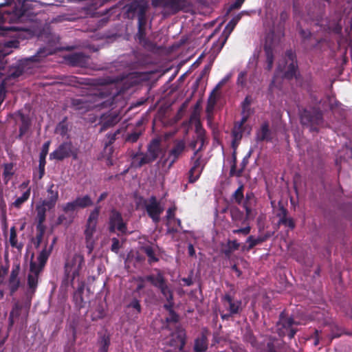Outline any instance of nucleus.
<instances>
[{
  "label": "nucleus",
  "mask_w": 352,
  "mask_h": 352,
  "mask_svg": "<svg viewBox=\"0 0 352 352\" xmlns=\"http://www.w3.org/2000/svg\"><path fill=\"white\" fill-rule=\"evenodd\" d=\"M32 0H6L0 3V23H9L12 25L6 27L8 30H29L27 25L32 17Z\"/></svg>",
  "instance_id": "1"
},
{
  "label": "nucleus",
  "mask_w": 352,
  "mask_h": 352,
  "mask_svg": "<svg viewBox=\"0 0 352 352\" xmlns=\"http://www.w3.org/2000/svg\"><path fill=\"white\" fill-rule=\"evenodd\" d=\"M85 265L84 256L80 254H74L68 257L64 264V274L61 282V287L67 288L74 287V282H79L81 278V272Z\"/></svg>",
  "instance_id": "2"
},
{
  "label": "nucleus",
  "mask_w": 352,
  "mask_h": 352,
  "mask_svg": "<svg viewBox=\"0 0 352 352\" xmlns=\"http://www.w3.org/2000/svg\"><path fill=\"white\" fill-rule=\"evenodd\" d=\"M50 54H51L50 49L47 47L40 48L36 54L20 60L16 67L10 68L8 76L14 78L19 77L24 73H32V69Z\"/></svg>",
  "instance_id": "3"
},
{
  "label": "nucleus",
  "mask_w": 352,
  "mask_h": 352,
  "mask_svg": "<svg viewBox=\"0 0 352 352\" xmlns=\"http://www.w3.org/2000/svg\"><path fill=\"white\" fill-rule=\"evenodd\" d=\"M50 250L41 251L37 256V261H31L30 263V272L27 278L28 292L34 294L38 285V279L41 274L50 257Z\"/></svg>",
  "instance_id": "4"
},
{
  "label": "nucleus",
  "mask_w": 352,
  "mask_h": 352,
  "mask_svg": "<svg viewBox=\"0 0 352 352\" xmlns=\"http://www.w3.org/2000/svg\"><path fill=\"white\" fill-rule=\"evenodd\" d=\"M100 212V206H98L90 212L87 220L84 234L86 248L88 249L89 254H91L94 248L95 240L94 234L96 230Z\"/></svg>",
  "instance_id": "5"
},
{
  "label": "nucleus",
  "mask_w": 352,
  "mask_h": 352,
  "mask_svg": "<svg viewBox=\"0 0 352 352\" xmlns=\"http://www.w3.org/2000/svg\"><path fill=\"white\" fill-rule=\"evenodd\" d=\"M286 58L289 61V64L287 67L284 65L282 67L281 64L279 63L276 69V74L272 80V82L270 85V88L272 89L273 87L276 86V82L279 76H283L285 78H292L293 77L296 78L297 75V66L296 62L295 60V56L292 52H287L286 54Z\"/></svg>",
  "instance_id": "6"
},
{
  "label": "nucleus",
  "mask_w": 352,
  "mask_h": 352,
  "mask_svg": "<svg viewBox=\"0 0 352 352\" xmlns=\"http://www.w3.org/2000/svg\"><path fill=\"white\" fill-rule=\"evenodd\" d=\"M69 157L76 160L78 157V149L74 146L71 141L62 142L53 152L50 154V160L63 161Z\"/></svg>",
  "instance_id": "7"
},
{
  "label": "nucleus",
  "mask_w": 352,
  "mask_h": 352,
  "mask_svg": "<svg viewBox=\"0 0 352 352\" xmlns=\"http://www.w3.org/2000/svg\"><path fill=\"white\" fill-rule=\"evenodd\" d=\"M108 230L110 233H116L118 236L127 234V223L124 221L122 213L116 209L110 211L108 221Z\"/></svg>",
  "instance_id": "8"
},
{
  "label": "nucleus",
  "mask_w": 352,
  "mask_h": 352,
  "mask_svg": "<svg viewBox=\"0 0 352 352\" xmlns=\"http://www.w3.org/2000/svg\"><path fill=\"white\" fill-rule=\"evenodd\" d=\"M144 206L147 215L152 221L157 224L160 221V216L164 212V208L155 195L144 200Z\"/></svg>",
  "instance_id": "9"
},
{
  "label": "nucleus",
  "mask_w": 352,
  "mask_h": 352,
  "mask_svg": "<svg viewBox=\"0 0 352 352\" xmlns=\"http://www.w3.org/2000/svg\"><path fill=\"white\" fill-rule=\"evenodd\" d=\"M251 104V98L248 96H247L244 101L242 103V119L240 123L236 124L233 129L232 135V147L234 149V151H235L239 141L241 140L242 137V131H241V126L243 124L244 122H246L250 113V105Z\"/></svg>",
  "instance_id": "10"
},
{
  "label": "nucleus",
  "mask_w": 352,
  "mask_h": 352,
  "mask_svg": "<svg viewBox=\"0 0 352 352\" xmlns=\"http://www.w3.org/2000/svg\"><path fill=\"white\" fill-rule=\"evenodd\" d=\"M300 121L302 125L313 131H317L322 124L321 113L316 109H305L300 114Z\"/></svg>",
  "instance_id": "11"
},
{
  "label": "nucleus",
  "mask_w": 352,
  "mask_h": 352,
  "mask_svg": "<svg viewBox=\"0 0 352 352\" xmlns=\"http://www.w3.org/2000/svg\"><path fill=\"white\" fill-rule=\"evenodd\" d=\"M220 97V82H219L214 89L210 92L207 101V106L206 108V114L208 125L214 129V108L217 104V100Z\"/></svg>",
  "instance_id": "12"
},
{
  "label": "nucleus",
  "mask_w": 352,
  "mask_h": 352,
  "mask_svg": "<svg viewBox=\"0 0 352 352\" xmlns=\"http://www.w3.org/2000/svg\"><path fill=\"white\" fill-rule=\"evenodd\" d=\"M293 324H298V323L294 321L292 318H286L282 314L280 316V320L277 323V331L280 336H287L289 339H292L296 330L293 328Z\"/></svg>",
  "instance_id": "13"
},
{
  "label": "nucleus",
  "mask_w": 352,
  "mask_h": 352,
  "mask_svg": "<svg viewBox=\"0 0 352 352\" xmlns=\"http://www.w3.org/2000/svg\"><path fill=\"white\" fill-rule=\"evenodd\" d=\"M199 113L200 112H197V111H193L190 117V123L191 124H194L196 127V131L197 133V139L195 143L191 144V146L193 148H195V144L199 143L200 146L199 149L195 153V155L197 154L199 150L203 146L204 144V131L201 126L200 120H199Z\"/></svg>",
  "instance_id": "14"
},
{
  "label": "nucleus",
  "mask_w": 352,
  "mask_h": 352,
  "mask_svg": "<svg viewBox=\"0 0 352 352\" xmlns=\"http://www.w3.org/2000/svg\"><path fill=\"white\" fill-rule=\"evenodd\" d=\"M185 148L186 144L184 140H176L174 142L173 146L169 151L168 157L166 160V162L169 163V167L172 166L173 164L177 161V160L184 153Z\"/></svg>",
  "instance_id": "15"
},
{
  "label": "nucleus",
  "mask_w": 352,
  "mask_h": 352,
  "mask_svg": "<svg viewBox=\"0 0 352 352\" xmlns=\"http://www.w3.org/2000/svg\"><path fill=\"white\" fill-rule=\"evenodd\" d=\"M19 42L16 40H11L0 43V69H5L7 63L6 56L12 52L13 48H18Z\"/></svg>",
  "instance_id": "16"
},
{
  "label": "nucleus",
  "mask_w": 352,
  "mask_h": 352,
  "mask_svg": "<svg viewBox=\"0 0 352 352\" xmlns=\"http://www.w3.org/2000/svg\"><path fill=\"white\" fill-rule=\"evenodd\" d=\"M243 14H249L248 11H242L238 14L235 15L232 17V19L228 22V23L226 25L223 33L221 34V48L223 47L225 43H226L228 37L230 34L234 29L235 26L238 23V22L241 19Z\"/></svg>",
  "instance_id": "17"
},
{
  "label": "nucleus",
  "mask_w": 352,
  "mask_h": 352,
  "mask_svg": "<svg viewBox=\"0 0 352 352\" xmlns=\"http://www.w3.org/2000/svg\"><path fill=\"white\" fill-rule=\"evenodd\" d=\"M20 270L19 264H14L12 265L8 278V287L11 295L14 294L20 287L21 280L19 277Z\"/></svg>",
  "instance_id": "18"
},
{
  "label": "nucleus",
  "mask_w": 352,
  "mask_h": 352,
  "mask_svg": "<svg viewBox=\"0 0 352 352\" xmlns=\"http://www.w3.org/2000/svg\"><path fill=\"white\" fill-rule=\"evenodd\" d=\"M47 194L46 199L43 200L41 203L49 209H52L55 207L58 199V186L53 183L50 184L47 188Z\"/></svg>",
  "instance_id": "19"
},
{
  "label": "nucleus",
  "mask_w": 352,
  "mask_h": 352,
  "mask_svg": "<svg viewBox=\"0 0 352 352\" xmlns=\"http://www.w3.org/2000/svg\"><path fill=\"white\" fill-rule=\"evenodd\" d=\"M160 6L170 10L174 13L183 10L186 6V0H154Z\"/></svg>",
  "instance_id": "20"
},
{
  "label": "nucleus",
  "mask_w": 352,
  "mask_h": 352,
  "mask_svg": "<svg viewBox=\"0 0 352 352\" xmlns=\"http://www.w3.org/2000/svg\"><path fill=\"white\" fill-rule=\"evenodd\" d=\"M161 153L160 141L157 139H153L148 144L146 152L144 154L151 164L157 159Z\"/></svg>",
  "instance_id": "21"
},
{
  "label": "nucleus",
  "mask_w": 352,
  "mask_h": 352,
  "mask_svg": "<svg viewBox=\"0 0 352 352\" xmlns=\"http://www.w3.org/2000/svg\"><path fill=\"white\" fill-rule=\"evenodd\" d=\"M147 8L146 4L135 1L126 6V14L127 18L133 19L141 14L142 11L146 12Z\"/></svg>",
  "instance_id": "22"
},
{
  "label": "nucleus",
  "mask_w": 352,
  "mask_h": 352,
  "mask_svg": "<svg viewBox=\"0 0 352 352\" xmlns=\"http://www.w3.org/2000/svg\"><path fill=\"white\" fill-rule=\"evenodd\" d=\"M154 270L157 272L156 274H151L145 276L144 278H140V280H146V281L150 283L152 286L158 289L165 283L167 280L166 279L164 273L160 270L155 268Z\"/></svg>",
  "instance_id": "23"
},
{
  "label": "nucleus",
  "mask_w": 352,
  "mask_h": 352,
  "mask_svg": "<svg viewBox=\"0 0 352 352\" xmlns=\"http://www.w3.org/2000/svg\"><path fill=\"white\" fill-rule=\"evenodd\" d=\"M131 160V167L140 168L144 165L151 164L144 152L140 151V147L138 152L131 151L130 153Z\"/></svg>",
  "instance_id": "24"
},
{
  "label": "nucleus",
  "mask_w": 352,
  "mask_h": 352,
  "mask_svg": "<svg viewBox=\"0 0 352 352\" xmlns=\"http://www.w3.org/2000/svg\"><path fill=\"white\" fill-rule=\"evenodd\" d=\"M118 121V116L116 113L102 114L99 122L100 132L106 131L109 128L114 126Z\"/></svg>",
  "instance_id": "25"
},
{
  "label": "nucleus",
  "mask_w": 352,
  "mask_h": 352,
  "mask_svg": "<svg viewBox=\"0 0 352 352\" xmlns=\"http://www.w3.org/2000/svg\"><path fill=\"white\" fill-rule=\"evenodd\" d=\"M100 96L101 98H104L105 100L98 103L96 106L100 108H110L113 107L117 103V100L118 98H122V96L120 94V92H117L116 94H113L112 96H105L104 93H100Z\"/></svg>",
  "instance_id": "26"
},
{
  "label": "nucleus",
  "mask_w": 352,
  "mask_h": 352,
  "mask_svg": "<svg viewBox=\"0 0 352 352\" xmlns=\"http://www.w3.org/2000/svg\"><path fill=\"white\" fill-rule=\"evenodd\" d=\"M71 105L74 110L81 113H85L93 107L91 103L85 98H73Z\"/></svg>",
  "instance_id": "27"
},
{
  "label": "nucleus",
  "mask_w": 352,
  "mask_h": 352,
  "mask_svg": "<svg viewBox=\"0 0 352 352\" xmlns=\"http://www.w3.org/2000/svg\"><path fill=\"white\" fill-rule=\"evenodd\" d=\"M88 57L83 53H74L66 57L67 61L72 66H84L87 63Z\"/></svg>",
  "instance_id": "28"
},
{
  "label": "nucleus",
  "mask_w": 352,
  "mask_h": 352,
  "mask_svg": "<svg viewBox=\"0 0 352 352\" xmlns=\"http://www.w3.org/2000/svg\"><path fill=\"white\" fill-rule=\"evenodd\" d=\"M223 305L229 309L230 314H234L238 313L240 310L241 302L227 295L223 299Z\"/></svg>",
  "instance_id": "29"
},
{
  "label": "nucleus",
  "mask_w": 352,
  "mask_h": 352,
  "mask_svg": "<svg viewBox=\"0 0 352 352\" xmlns=\"http://www.w3.org/2000/svg\"><path fill=\"white\" fill-rule=\"evenodd\" d=\"M256 141H270L271 140V131L269 128V124L267 122H263L258 130L256 136Z\"/></svg>",
  "instance_id": "30"
},
{
  "label": "nucleus",
  "mask_w": 352,
  "mask_h": 352,
  "mask_svg": "<svg viewBox=\"0 0 352 352\" xmlns=\"http://www.w3.org/2000/svg\"><path fill=\"white\" fill-rule=\"evenodd\" d=\"M233 198L239 204H242L246 211L247 217H250L251 210L247 206L246 202L243 201V186L241 185L233 194Z\"/></svg>",
  "instance_id": "31"
},
{
  "label": "nucleus",
  "mask_w": 352,
  "mask_h": 352,
  "mask_svg": "<svg viewBox=\"0 0 352 352\" xmlns=\"http://www.w3.org/2000/svg\"><path fill=\"white\" fill-rule=\"evenodd\" d=\"M175 302L173 303H165L163 305V308L168 312V316L166 318L167 323H177L179 322V316L174 311L173 307Z\"/></svg>",
  "instance_id": "32"
},
{
  "label": "nucleus",
  "mask_w": 352,
  "mask_h": 352,
  "mask_svg": "<svg viewBox=\"0 0 352 352\" xmlns=\"http://www.w3.org/2000/svg\"><path fill=\"white\" fill-rule=\"evenodd\" d=\"M19 115L20 116L21 124L19 126V133L18 138H21L28 132L30 126L31 122L29 117L23 113L19 112Z\"/></svg>",
  "instance_id": "33"
},
{
  "label": "nucleus",
  "mask_w": 352,
  "mask_h": 352,
  "mask_svg": "<svg viewBox=\"0 0 352 352\" xmlns=\"http://www.w3.org/2000/svg\"><path fill=\"white\" fill-rule=\"evenodd\" d=\"M208 349L207 338L203 332L200 337L195 341L194 351L195 352H205Z\"/></svg>",
  "instance_id": "34"
},
{
  "label": "nucleus",
  "mask_w": 352,
  "mask_h": 352,
  "mask_svg": "<svg viewBox=\"0 0 352 352\" xmlns=\"http://www.w3.org/2000/svg\"><path fill=\"white\" fill-rule=\"evenodd\" d=\"M162 296L166 298V303H173L174 302L173 292L169 286L168 281L164 283L158 289Z\"/></svg>",
  "instance_id": "35"
},
{
  "label": "nucleus",
  "mask_w": 352,
  "mask_h": 352,
  "mask_svg": "<svg viewBox=\"0 0 352 352\" xmlns=\"http://www.w3.org/2000/svg\"><path fill=\"white\" fill-rule=\"evenodd\" d=\"M141 250L148 256V264L151 265L159 261V258L156 256L155 250L151 245L142 246L141 247Z\"/></svg>",
  "instance_id": "36"
},
{
  "label": "nucleus",
  "mask_w": 352,
  "mask_h": 352,
  "mask_svg": "<svg viewBox=\"0 0 352 352\" xmlns=\"http://www.w3.org/2000/svg\"><path fill=\"white\" fill-rule=\"evenodd\" d=\"M9 243L12 248H15L18 250H21L23 248V243H18L16 229L14 226H12L10 228Z\"/></svg>",
  "instance_id": "37"
},
{
  "label": "nucleus",
  "mask_w": 352,
  "mask_h": 352,
  "mask_svg": "<svg viewBox=\"0 0 352 352\" xmlns=\"http://www.w3.org/2000/svg\"><path fill=\"white\" fill-rule=\"evenodd\" d=\"M74 201L78 207V208H85L93 205V201L91 197L88 195H84L82 197H77Z\"/></svg>",
  "instance_id": "38"
},
{
  "label": "nucleus",
  "mask_w": 352,
  "mask_h": 352,
  "mask_svg": "<svg viewBox=\"0 0 352 352\" xmlns=\"http://www.w3.org/2000/svg\"><path fill=\"white\" fill-rule=\"evenodd\" d=\"M270 37L268 36L266 39V43L265 45V52L267 58V69L270 70L273 66V49L270 43H268Z\"/></svg>",
  "instance_id": "39"
},
{
  "label": "nucleus",
  "mask_w": 352,
  "mask_h": 352,
  "mask_svg": "<svg viewBox=\"0 0 352 352\" xmlns=\"http://www.w3.org/2000/svg\"><path fill=\"white\" fill-rule=\"evenodd\" d=\"M13 167L12 163H7L3 165V178L6 184H8L14 174Z\"/></svg>",
  "instance_id": "40"
},
{
  "label": "nucleus",
  "mask_w": 352,
  "mask_h": 352,
  "mask_svg": "<svg viewBox=\"0 0 352 352\" xmlns=\"http://www.w3.org/2000/svg\"><path fill=\"white\" fill-rule=\"evenodd\" d=\"M55 132L64 137L68 132L67 118L65 117L56 126Z\"/></svg>",
  "instance_id": "41"
},
{
  "label": "nucleus",
  "mask_w": 352,
  "mask_h": 352,
  "mask_svg": "<svg viewBox=\"0 0 352 352\" xmlns=\"http://www.w3.org/2000/svg\"><path fill=\"white\" fill-rule=\"evenodd\" d=\"M30 196V188L27 189L23 195L17 197L16 200L12 203V206L16 208H20L21 206L28 200Z\"/></svg>",
  "instance_id": "42"
},
{
  "label": "nucleus",
  "mask_w": 352,
  "mask_h": 352,
  "mask_svg": "<svg viewBox=\"0 0 352 352\" xmlns=\"http://www.w3.org/2000/svg\"><path fill=\"white\" fill-rule=\"evenodd\" d=\"M100 348L98 352H108L109 347L111 344L110 337L109 335H103L100 340Z\"/></svg>",
  "instance_id": "43"
},
{
  "label": "nucleus",
  "mask_w": 352,
  "mask_h": 352,
  "mask_svg": "<svg viewBox=\"0 0 352 352\" xmlns=\"http://www.w3.org/2000/svg\"><path fill=\"white\" fill-rule=\"evenodd\" d=\"M50 210V209H49L47 206H43V203H41V206H36L37 222H43L44 223V221H45V218H46V211Z\"/></svg>",
  "instance_id": "44"
},
{
  "label": "nucleus",
  "mask_w": 352,
  "mask_h": 352,
  "mask_svg": "<svg viewBox=\"0 0 352 352\" xmlns=\"http://www.w3.org/2000/svg\"><path fill=\"white\" fill-rule=\"evenodd\" d=\"M21 308L18 305H15L12 311H10L8 317L9 327H12L14 324V318H16L20 314Z\"/></svg>",
  "instance_id": "45"
},
{
  "label": "nucleus",
  "mask_w": 352,
  "mask_h": 352,
  "mask_svg": "<svg viewBox=\"0 0 352 352\" xmlns=\"http://www.w3.org/2000/svg\"><path fill=\"white\" fill-rule=\"evenodd\" d=\"M141 135L142 132L140 131L135 130L131 133L127 134L124 138L125 142L135 143L138 140Z\"/></svg>",
  "instance_id": "46"
},
{
  "label": "nucleus",
  "mask_w": 352,
  "mask_h": 352,
  "mask_svg": "<svg viewBox=\"0 0 352 352\" xmlns=\"http://www.w3.org/2000/svg\"><path fill=\"white\" fill-rule=\"evenodd\" d=\"M51 142L50 140L45 142L42 146L41 151L39 154V162H46V156L48 154Z\"/></svg>",
  "instance_id": "47"
},
{
  "label": "nucleus",
  "mask_w": 352,
  "mask_h": 352,
  "mask_svg": "<svg viewBox=\"0 0 352 352\" xmlns=\"http://www.w3.org/2000/svg\"><path fill=\"white\" fill-rule=\"evenodd\" d=\"M201 172H202V170L196 169V168H195V167H191L189 170V173H188L189 182L190 183L195 182L200 177Z\"/></svg>",
  "instance_id": "48"
},
{
  "label": "nucleus",
  "mask_w": 352,
  "mask_h": 352,
  "mask_svg": "<svg viewBox=\"0 0 352 352\" xmlns=\"http://www.w3.org/2000/svg\"><path fill=\"white\" fill-rule=\"evenodd\" d=\"M282 212L283 213V217L280 219L279 223L284 224L285 226H287L290 228L291 229H293L294 228V223L292 220V219L287 218L285 217L286 215V210L283 208H282Z\"/></svg>",
  "instance_id": "49"
},
{
  "label": "nucleus",
  "mask_w": 352,
  "mask_h": 352,
  "mask_svg": "<svg viewBox=\"0 0 352 352\" xmlns=\"http://www.w3.org/2000/svg\"><path fill=\"white\" fill-rule=\"evenodd\" d=\"M146 28L138 27V32L135 34V38L140 43H142L146 41Z\"/></svg>",
  "instance_id": "50"
},
{
  "label": "nucleus",
  "mask_w": 352,
  "mask_h": 352,
  "mask_svg": "<svg viewBox=\"0 0 352 352\" xmlns=\"http://www.w3.org/2000/svg\"><path fill=\"white\" fill-rule=\"evenodd\" d=\"M77 283H78V288H77L76 291L74 293V295H75V296H79L80 298V301L82 302L83 301L82 294L84 292V289H85V283L82 280V278H80L79 282H77Z\"/></svg>",
  "instance_id": "51"
},
{
  "label": "nucleus",
  "mask_w": 352,
  "mask_h": 352,
  "mask_svg": "<svg viewBox=\"0 0 352 352\" xmlns=\"http://www.w3.org/2000/svg\"><path fill=\"white\" fill-rule=\"evenodd\" d=\"M78 208L74 200L67 202L63 206V210L65 213L73 212Z\"/></svg>",
  "instance_id": "52"
},
{
  "label": "nucleus",
  "mask_w": 352,
  "mask_h": 352,
  "mask_svg": "<svg viewBox=\"0 0 352 352\" xmlns=\"http://www.w3.org/2000/svg\"><path fill=\"white\" fill-rule=\"evenodd\" d=\"M120 131L118 129L114 133H109L107 135V138L108 140V142L105 144L106 146H108L111 144H112L115 140L117 139V135L120 134Z\"/></svg>",
  "instance_id": "53"
},
{
  "label": "nucleus",
  "mask_w": 352,
  "mask_h": 352,
  "mask_svg": "<svg viewBox=\"0 0 352 352\" xmlns=\"http://www.w3.org/2000/svg\"><path fill=\"white\" fill-rule=\"evenodd\" d=\"M111 242H112V244L111 246V250L113 252L118 254L121 248L119 239L116 237H113L111 239Z\"/></svg>",
  "instance_id": "54"
},
{
  "label": "nucleus",
  "mask_w": 352,
  "mask_h": 352,
  "mask_svg": "<svg viewBox=\"0 0 352 352\" xmlns=\"http://www.w3.org/2000/svg\"><path fill=\"white\" fill-rule=\"evenodd\" d=\"M146 12L142 11L141 14L138 16V27L146 28Z\"/></svg>",
  "instance_id": "55"
},
{
  "label": "nucleus",
  "mask_w": 352,
  "mask_h": 352,
  "mask_svg": "<svg viewBox=\"0 0 352 352\" xmlns=\"http://www.w3.org/2000/svg\"><path fill=\"white\" fill-rule=\"evenodd\" d=\"M128 307L133 308L135 309L138 314H140L142 311L141 305L140 300L137 298H133L131 302L128 305Z\"/></svg>",
  "instance_id": "56"
},
{
  "label": "nucleus",
  "mask_w": 352,
  "mask_h": 352,
  "mask_svg": "<svg viewBox=\"0 0 352 352\" xmlns=\"http://www.w3.org/2000/svg\"><path fill=\"white\" fill-rule=\"evenodd\" d=\"M245 0H236L227 10L226 14H228L232 10L239 8Z\"/></svg>",
  "instance_id": "57"
},
{
  "label": "nucleus",
  "mask_w": 352,
  "mask_h": 352,
  "mask_svg": "<svg viewBox=\"0 0 352 352\" xmlns=\"http://www.w3.org/2000/svg\"><path fill=\"white\" fill-rule=\"evenodd\" d=\"M177 338L180 342V349H182L186 344V334L183 329H180L178 331Z\"/></svg>",
  "instance_id": "58"
},
{
  "label": "nucleus",
  "mask_w": 352,
  "mask_h": 352,
  "mask_svg": "<svg viewBox=\"0 0 352 352\" xmlns=\"http://www.w3.org/2000/svg\"><path fill=\"white\" fill-rule=\"evenodd\" d=\"M261 242V239L259 238H254L252 236H250L247 239V243L249 244V248H252L256 245Z\"/></svg>",
  "instance_id": "59"
},
{
  "label": "nucleus",
  "mask_w": 352,
  "mask_h": 352,
  "mask_svg": "<svg viewBox=\"0 0 352 352\" xmlns=\"http://www.w3.org/2000/svg\"><path fill=\"white\" fill-rule=\"evenodd\" d=\"M177 208L175 206L169 208L166 211V218L168 220L174 219L175 217V211Z\"/></svg>",
  "instance_id": "60"
},
{
  "label": "nucleus",
  "mask_w": 352,
  "mask_h": 352,
  "mask_svg": "<svg viewBox=\"0 0 352 352\" xmlns=\"http://www.w3.org/2000/svg\"><path fill=\"white\" fill-rule=\"evenodd\" d=\"M46 162H39L38 164V179H41L45 175V167Z\"/></svg>",
  "instance_id": "61"
},
{
  "label": "nucleus",
  "mask_w": 352,
  "mask_h": 352,
  "mask_svg": "<svg viewBox=\"0 0 352 352\" xmlns=\"http://www.w3.org/2000/svg\"><path fill=\"white\" fill-rule=\"evenodd\" d=\"M36 234H41L44 235L45 231V226L43 224V222H37L36 224Z\"/></svg>",
  "instance_id": "62"
},
{
  "label": "nucleus",
  "mask_w": 352,
  "mask_h": 352,
  "mask_svg": "<svg viewBox=\"0 0 352 352\" xmlns=\"http://www.w3.org/2000/svg\"><path fill=\"white\" fill-rule=\"evenodd\" d=\"M9 270V266L8 265H0V278H4L5 276L7 275Z\"/></svg>",
  "instance_id": "63"
},
{
  "label": "nucleus",
  "mask_w": 352,
  "mask_h": 352,
  "mask_svg": "<svg viewBox=\"0 0 352 352\" xmlns=\"http://www.w3.org/2000/svg\"><path fill=\"white\" fill-rule=\"evenodd\" d=\"M245 77H246V72H240L239 74V76H238V79H237L238 85L243 86L245 85Z\"/></svg>",
  "instance_id": "64"
}]
</instances>
